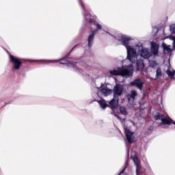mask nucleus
Here are the masks:
<instances>
[{
  "mask_svg": "<svg viewBox=\"0 0 175 175\" xmlns=\"http://www.w3.org/2000/svg\"><path fill=\"white\" fill-rule=\"evenodd\" d=\"M118 40H120L121 42V44L126 47L127 51L126 59H129L130 62H135V61H136L137 51L140 57H142V58H144V59H148V58L151 57V52H150V49L144 47L143 44L139 42L134 47L130 46L129 42L132 40V38L128 36H120V38H118Z\"/></svg>",
  "mask_w": 175,
  "mask_h": 175,
  "instance_id": "1",
  "label": "nucleus"
},
{
  "mask_svg": "<svg viewBox=\"0 0 175 175\" xmlns=\"http://www.w3.org/2000/svg\"><path fill=\"white\" fill-rule=\"evenodd\" d=\"M77 47V45L73 46V48L70 50V53H68L67 57L64 58H60L56 60H51V59H41V60H28L29 62H45V64H54V62H59V61H64L65 62H59L60 65H65L68 66V68H72L75 72L77 73H82L83 70L81 68H77L75 64H77L76 59L73 58H68L70 55V53L75 50Z\"/></svg>",
  "mask_w": 175,
  "mask_h": 175,
  "instance_id": "2",
  "label": "nucleus"
},
{
  "mask_svg": "<svg viewBox=\"0 0 175 175\" xmlns=\"http://www.w3.org/2000/svg\"><path fill=\"white\" fill-rule=\"evenodd\" d=\"M109 75L112 76H122V77H125L126 79L132 77L133 76V65L129 64L118 67L116 70H110Z\"/></svg>",
  "mask_w": 175,
  "mask_h": 175,
  "instance_id": "3",
  "label": "nucleus"
},
{
  "mask_svg": "<svg viewBox=\"0 0 175 175\" xmlns=\"http://www.w3.org/2000/svg\"><path fill=\"white\" fill-rule=\"evenodd\" d=\"M92 25H94L96 27V29L92 31L91 33L89 35L88 38V46L90 48L92 47L94 45V40L95 39V35H96V32L98 31H100L103 29L102 28V25L98 21V20H94L92 23Z\"/></svg>",
  "mask_w": 175,
  "mask_h": 175,
  "instance_id": "4",
  "label": "nucleus"
},
{
  "mask_svg": "<svg viewBox=\"0 0 175 175\" xmlns=\"http://www.w3.org/2000/svg\"><path fill=\"white\" fill-rule=\"evenodd\" d=\"M10 62L12 64V70H20L23 62L21 58L14 56L12 54H9Z\"/></svg>",
  "mask_w": 175,
  "mask_h": 175,
  "instance_id": "5",
  "label": "nucleus"
},
{
  "mask_svg": "<svg viewBox=\"0 0 175 175\" xmlns=\"http://www.w3.org/2000/svg\"><path fill=\"white\" fill-rule=\"evenodd\" d=\"M81 9L82 10V14L84 17V25H85V27H88V28H90V27H91L92 22L94 21V19H92V15H91V14H88L85 12V8H84L83 5V7L81 5Z\"/></svg>",
  "mask_w": 175,
  "mask_h": 175,
  "instance_id": "6",
  "label": "nucleus"
},
{
  "mask_svg": "<svg viewBox=\"0 0 175 175\" xmlns=\"http://www.w3.org/2000/svg\"><path fill=\"white\" fill-rule=\"evenodd\" d=\"M113 96L115 98H120L124 94V85L120 83H116L112 90Z\"/></svg>",
  "mask_w": 175,
  "mask_h": 175,
  "instance_id": "7",
  "label": "nucleus"
},
{
  "mask_svg": "<svg viewBox=\"0 0 175 175\" xmlns=\"http://www.w3.org/2000/svg\"><path fill=\"white\" fill-rule=\"evenodd\" d=\"M150 54L154 57H158L159 54V44L154 41L150 42Z\"/></svg>",
  "mask_w": 175,
  "mask_h": 175,
  "instance_id": "8",
  "label": "nucleus"
},
{
  "mask_svg": "<svg viewBox=\"0 0 175 175\" xmlns=\"http://www.w3.org/2000/svg\"><path fill=\"white\" fill-rule=\"evenodd\" d=\"M130 85L131 87H135V88L142 91L143 90V85H144V82L140 78H137L131 81Z\"/></svg>",
  "mask_w": 175,
  "mask_h": 175,
  "instance_id": "9",
  "label": "nucleus"
},
{
  "mask_svg": "<svg viewBox=\"0 0 175 175\" xmlns=\"http://www.w3.org/2000/svg\"><path fill=\"white\" fill-rule=\"evenodd\" d=\"M124 133L128 143L132 144V143H133V139H135V136H133L134 133L131 131L129 129H125Z\"/></svg>",
  "mask_w": 175,
  "mask_h": 175,
  "instance_id": "10",
  "label": "nucleus"
},
{
  "mask_svg": "<svg viewBox=\"0 0 175 175\" xmlns=\"http://www.w3.org/2000/svg\"><path fill=\"white\" fill-rule=\"evenodd\" d=\"M100 88H101L100 92L103 93V95H104V96H109V95H111V94H113V90L109 89V88H107V86H105V84H103V83H101Z\"/></svg>",
  "mask_w": 175,
  "mask_h": 175,
  "instance_id": "11",
  "label": "nucleus"
},
{
  "mask_svg": "<svg viewBox=\"0 0 175 175\" xmlns=\"http://www.w3.org/2000/svg\"><path fill=\"white\" fill-rule=\"evenodd\" d=\"M119 102H120V98L115 97L113 96V98L109 102L110 108L111 109V110H113V109H118Z\"/></svg>",
  "mask_w": 175,
  "mask_h": 175,
  "instance_id": "12",
  "label": "nucleus"
},
{
  "mask_svg": "<svg viewBox=\"0 0 175 175\" xmlns=\"http://www.w3.org/2000/svg\"><path fill=\"white\" fill-rule=\"evenodd\" d=\"M161 122L163 125H174V129H175V121L172 118H161Z\"/></svg>",
  "mask_w": 175,
  "mask_h": 175,
  "instance_id": "13",
  "label": "nucleus"
},
{
  "mask_svg": "<svg viewBox=\"0 0 175 175\" xmlns=\"http://www.w3.org/2000/svg\"><path fill=\"white\" fill-rule=\"evenodd\" d=\"M161 47L163 50L164 54H170L173 53V49L170 48V45H167L166 43L163 42L161 44Z\"/></svg>",
  "mask_w": 175,
  "mask_h": 175,
  "instance_id": "14",
  "label": "nucleus"
},
{
  "mask_svg": "<svg viewBox=\"0 0 175 175\" xmlns=\"http://www.w3.org/2000/svg\"><path fill=\"white\" fill-rule=\"evenodd\" d=\"M137 59L134 62H131V64H135L137 66V69H143L144 68V62L143 59H137V56H136Z\"/></svg>",
  "mask_w": 175,
  "mask_h": 175,
  "instance_id": "15",
  "label": "nucleus"
},
{
  "mask_svg": "<svg viewBox=\"0 0 175 175\" xmlns=\"http://www.w3.org/2000/svg\"><path fill=\"white\" fill-rule=\"evenodd\" d=\"M96 101L98 102L101 109H103V110H105V109L107 107V103H106V100H105V99H100L99 100H96Z\"/></svg>",
  "mask_w": 175,
  "mask_h": 175,
  "instance_id": "16",
  "label": "nucleus"
},
{
  "mask_svg": "<svg viewBox=\"0 0 175 175\" xmlns=\"http://www.w3.org/2000/svg\"><path fill=\"white\" fill-rule=\"evenodd\" d=\"M136 96H137V92H136V90H131L130 95H129L127 98L129 100H131V99H135Z\"/></svg>",
  "mask_w": 175,
  "mask_h": 175,
  "instance_id": "17",
  "label": "nucleus"
},
{
  "mask_svg": "<svg viewBox=\"0 0 175 175\" xmlns=\"http://www.w3.org/2000/svg\"><path fill=\"white\" fill-rule=\"evenodd\" d=\"M166 75H167L168 77H170V79H174V75H175V70H174L173 71L170 70H166Z\"/></svg>",
  "mask_w": 175,
  "mask_h": 175,
  "instance_id": "18",
  "label": "nucleus"
},
{
  "mask_svg": "<svg viewBox=\"0 0 175 175\" xmlns=\"http://www.w3.org/2000/svg\"><path fill=\"white\" fill-rule=\"evenodd\" d=\"M133 161H134V163L136 165V173L137 174H139V159H137V157L135 156L133 159Z\"/></svg>",
  "mask_w": 175,
  "mask_h": 175,
  "instance_id": "19",
  "label": "nucleus"
},
{
  "mask_svg": "<svg viewBox=\"0 0 175 175\" xmlns=\"http://www.w3.org/2000/svg\"><path fill=\"white\" fill-rule=\"evenodd\" d=\"M119 110L122 116H128V111L124 107H120Z\"/></svg>",
  "mask_w": 175,
  "mask_h": 175,
  "instance_id": "20",
  "label": "nucleus"
},
{
  "mask_svg": "<svg viewBox=\"0 0 175 175\" xmlns=\"http://www.w3.org/2000/svg\"><path fill=\"white\" fill-rule=\"evenodd\" d=\"M162 76V70L158 68L156 70V79H159Z\"/></svg>",
  "mask_w": 175,
  "mask_h": 175,
  "instance_id": "21",
  "label": "nucleus"
},
{
  "mask_svg": "<svg viewBox=\"0 0 175 175\" xmlns=\"http://www.w3.org/2000/svg\"><path fill=\"white\" fill-rule=\"evenodd\" d=\"M104 31L106 32V33H108V35H111V36H113V38H115V39H116V40H118V42H121V41H120L118 39H120V38H121V36H126L125 35H123V34H119L118 36L116 37V36H113V35H112L111 33H110V32H109V31H105V30H104Z\"/></svg>",
  "mask_w": 175,
  "mask_h": 175,
  "instance_id": "22",
  "label": "nucleus"
},
{
  "mask_svg": "<svg viewBox=\"0 0 175 175\" xmlns=\"http://www.w3.org/2000/svg\"><path fill=\"white\" fill-rule=\"evenodd\" d=\"M170 31L172 33H175V24H172L170 26Z\"/></svg>",
  "mask_w": 175,
  "mask_h": 175,
  "instance_id": "23",
  "label": "nucleus"
},
{
  "mask_svg": "<svg viewBox=\"0 0 175 175\" xmlns=\"http://www.w3.org/2000/svg\"><path fill=\"white\" fill-rule=\"evenodd\" d=\"M152 131H154V126H150L148 128V135H151V133H152Z\"/></svg>",
  "mask_w": 175,
  "mask_h": 175,
  "instance_id": "24",
  "label": "nucleus"
},
{
  "mask_svg": "<svg viewBox=\"0 0 175 175\" xmlns=\"http://www.w3.org/2000/svg\"><path fill=\"white\" fill-rule=\"evenodd\" d=\"M161 113L159 112H157V114L154 116V118L156 121H158V120H161Z\"/></svg>",
  "mask_w": 175,
  "mask_h": 175,
  "instance_id": "25",
  "label": "nucleus"
},
{
  "mask_svg": "<svg viewBox=\"0 0 175 175\" xmlns=\"http://www.w3.org/2000/svg\"><path fill=\"white\" fill-rule=\"evenodd\" d=\"M171 40L173 41V43H172V51H173V50H175V36H172Z\"/></svg>",
  "mask_w": 175,
  "mask_h": 175,
  "instance_id": "26",
  "label": "nucleus"
},
{
  "mask_svg": "<svg viewBox=\"0 0 175 175\" xmlns=\"http://www.w3.org/2000/svg\"><path fill=\"white\" fill-rule=\"evenodd\" d=\"M78 2L79 3L80 6H82V8L84 9V4L83 3V1L78 0Z\"/></svg>",
  "mask_w": 175,
  "mask_h": 175,
  "instance_id": "27",
  "label": "nucleus"
},
{
  "mask_svg": "<svg viewBox=\"0 0 175 175\" xmlns=\"http://www.w3.org/2000/svg\"><path fill=\"white\" fill-rule=\"evenodd\" d=\"M115 116L116 117V118H118V120H119L120 121V122H122V118H121V117H120V116H118V114H115Z\"/></svg>",
  "mask_w": 175,
  "mask_h": 175,
  "instance_id": "28",
  "label": "nucleus"
},
{
  "mask_svg": "<svg viewBox=\"0 0 175 175\" xmlns=\"http://www.w3.org/2000/svg\"><path fill=\"white\" fill-rule=\"evenodd\" d=\"M114 109H111V114L112 116H116V114H117V113H116V111H114Z\"/></svg>",
  "mask_w": 175,
  "mask_h": 175,
  "instance_id": "29",
  "label": "nucleus"
},
{
  "mask_svg": "<svg viewBox=\"0 0 175 175\" xmlns=\"http://www.w3.org/2000/svg\"><path fill=\"white\" fill-rule=\"evenodd\" d=\"M140 110H146V107H143V104L139 107Z\"/></svg>",
  "mask_w": 175,
  "mask_h": 175,
  "instance_id": "30",
  "label": "nucleus"
},
{
  "mask_svg": "<svg viewBox=\"0 0 175 175\" xmlns=\"http://www.w3.org/2000/svg\"><path fill=\"white\" fill-rule=\"evenodd\" d=\"M125 120H126V118L122 119V122H120L122 124V122H124V121H125Z\"/></svg>",
  "mask_w": 175,
  "mask_h": 175,
  "instance_id": "31",
  "label": "nucleus"
},
{
  "mask_svg": "<svg viewBox=\"0 0 175 175\" xmlns=\"http://www.w3.org/2000/svg\"><path fill=\"white\" fill-rule=\"evenodd\" d=\"M80 64H81V65H83V64H84V62H81Z\"/></svg>",
  "mask_w": 175,
  "mask_h": 175,
  "instance_id": "32",
  "label": "nucleus"
},
{
  "mask_svg": "<svg viewBox=\"0 0 175 175\" xmlns=\"http://www.w3.org/2000/svg\"><path fill=\"white\" fill-rule=\"evenodd\" d=\"M156 33H158V29H156Z\"/></svg>",
  "mask_w": 175,
  "mask_h": 175,
  "instance_id": "33",
  "label": "nucleus"
},
{
  "mask_svg": "<svg viewBox=\"0 0 175 175\" xmlns=\"http://www.w3.org/2000/svg\"><path fill=\"white\" fill-rule=\"evenodd\" d=\"M153 64H155V62H153Z\"/></svg>",
  "mask_w": 175,
  "mask_h": 175,
  "instance_id": "34",
  "label": "nucleus"
}]
</instances>
